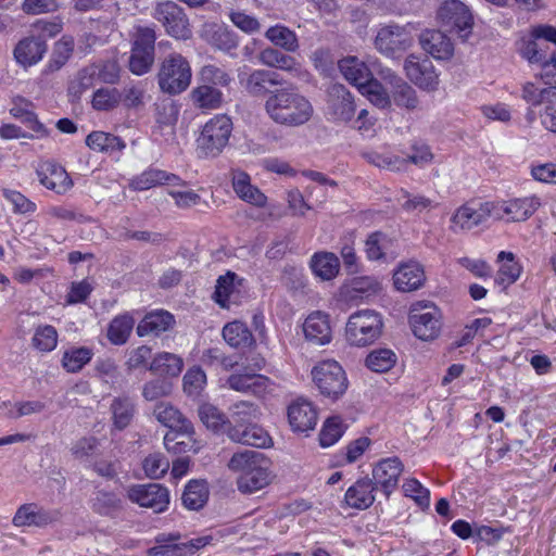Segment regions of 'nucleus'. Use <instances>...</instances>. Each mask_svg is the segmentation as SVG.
Returning <instances> with one entry per match:
<instances>
[{"label": "nucleus", "mask_w": 556, "mask_h": 556, "mask_svg": "<svg viewBox=\"0 0 556 556\" xmlns=\"http://www.w3.org/2000/svg\"><path fill=\"white\" fill-rule=\"evenodd\" d=\"M368 163L392 172H400L406 168L407 160L391 153L369 152L365 154Z\"/></svg>", "instance_id": "60"}, {"label": "nucleus", "mask_w": 556, "mask_h": 556, "mask_svg": "<svg viewBox=\"0 0 556 556\" xmlns=\"http://www.w3.org/2000/svg\"><path fill=\"white\" fill-rule=\"evenodd\" d=\"M110 410L113 426L117 430H124L134 419L136 405L130 396L124 394L113 399Z\"/></svg>", "instance_id": "37"}, {"label": "nucleus", "mask_w": 556, "mask_h": 556, "mask_svg": "<svg viewBox=\"0 0 556 556\" xmlns=\"http://www.w3.org/2000/svg\"><path fill=\"white\" fill-rule=\"evenodd\" d=\"M269 466H258L252 473L239 475L237 486L241 493H254L269 483Z\"/></svg>", "instance_id": "46"}, {"label": "nucleus", "mask_w": 556, "mask_h": 556, "mask_svg": "<svg viewBox=\"0 0 556 556\" xmlns=\"http://www.w3.org/2000/svg\"><path fill=\"white\" fill-rule=\"evenodd\" d=\"M265 37L276 47H280L288 52H294L299 48L295 33L283 25L269 27L265 33Z\"/></svg>", "instance_id": "51"}, {"label": "nucleus", "mask_w": 556, "mask_h": 556, "mask_svg": "<svg viewBox=\"0 0 556 556\" xmlns=\"http://www.w3.org/2000/svg\"><path fill=\"white\" fill-rule=\"evenodd\" d=\"M184 368L180 356L169 352L157 353L149 364L148 370L159 376L178 377Z\"/></svg>", "instance_id": "38"}, {"label": "nucleus", "mask_w": 556, "mask_h": 556, "mask_svg": "<svg viewBox=\"0 0 556 556\" xmlns=\"http://www.w3.org/2000/svg\"><path fill=\"white\" fill-rule=\"evenodd\" d=\"M232 187L241 200L258 207L265 206L266 195L257 187L251 185L250 176L247 173H236L232 177Z\"/></svg>", "instance_id": "33"}, {"label": "nucleus", "mask_w": 556, "mask_h": 556, "mask_svg": "<svg viewBox=\"0 0 556 556\" xmlns=\"http://www.w3.org/2000/svg\"><path fill=\"white\" fill-rule=\"evenodd\" d=\"M60 517L61 514L58 509H48L38 506L36 503H26L17 508L12 519V523L15 527L43 528L56 522Z\"/></svg>", "instance_id": "16"}, {"label": "nucleus", "mask_w": 556, "mask_h": 556, "mask_svg": "<svg viewBox=\"0 0 556 556\" xmlns=\"http://www.w3.org/2000/svg\"><path fill=\"white\" fill-rule=\"evenodd\" d=\"M264 377L260 375H231L227 383L230 389L239 392L257 393L263 388Z\"/></svg>", "instance_id": "59"}, {"label": "nucleus", "mask_w": 556, "mask_h": 556, "mask_svg": "<svg viewBox=\"0 0 556 556\" xmlns=\"http://www.w3.org/2000/svg\"><path fill=\"white\" fill-rule=\"evenodd\" d=\"M258 466H269V459L264 453L253 450L235 453L228 463L229 469L239 475L252 473Z\"/></svg>", "instance_id": "31"}, {"label": "nucleus", "mask_w": 556, "mask_h": 556, "mask_svg": "<svg viewBox=\"0 0 556 556\" xmlns=\"http://www.w3.org/2000/svg\"><path fill=\"white\" fill-rule=\"evenodd\" d=\"M521 97L531 106L556 103V86L539 89L533 83H526L522 86Z\"/></svg>", "instance_id": "53"}, {"label": "nucleus", "mask_w": 556, "mask_h": 556, "mask_svg": "<svg viewBox=\"0 0 556 556\" xmlns=\"http://www.w3.org/2000/svg\"><path fill=\"white\" fill-rule=\"evenodd\" d=\"M489 218H493V202L480 203L473 206L466 203L459 206L451 217V223L460 230H471L472 228L485 223Z\"/></svg>", "instance_id": "17"}, {"label": "nucleus", "mask_w": 556, "mask_h": 556, "mask_svg": "<svg viewBox=\"0 0 556 556\" xmlns=\"http://www.w3.org/2000/svg\"><path fill=\"white\" fill-rule=\"evenodd\" d=\"M265 111L276 124L298 127L306 124L313 115V105L291 84L283 85L265 101Z\"/></svg>", "instance_id": "1"}, {"label": "nucleus", "mask_w": 556, "mask_h": 556, "mask_svg": "<svg viewBox=\"0 0 556 556\" xmlns=\"http://www.w3.org/2000/svg\"><path fill=\"white\" fill-rule=\"evenodd\" d=\"M237 275L228 271L226 275L219 276L213 294L214 301L222 308H230L231 304H237V291L235 280Z\"/></svg>", "instance_id": "43"}, {"label": "nucleus", "mask_w": 556, "mask_h": 556, "mask_svg": "<svg viewBox=\"0 0 556 556\" xmlns=\"http://www.w3.org/2000/svg\"><path fill=\"white\" fill-rule=\"evenodd\" d=\"M206 386V374L200 366L190 367L182 378L184 392L190 397H198Z\"/></svg>", "instance_id": "55"}, {"label": "nucleus", "mask_w": 556, "mask_h": 556, "mask_svg": "<svg viewBox=\"0 0 556 556\" xmlns=\"http://www.w3.org/2000/svg\"><path fill=\"white\" fill-rule=\"evenodd\" d=\"M31 342L34 348L40 352H51L58 344V331L50 325L38 327Z\"/></svg>", "instance_id": "61"}, {"label": "nucleus", "mask_w": 556, "mask_h": 556, "mask_svg": "<svg viewBox=\"0 0 556 556\" xmlns=\"http://www.w3.org/2000/svg\"><path fill=\"white\" fill-rule=\"evenodd\" d=\"M396 355L390 349H377L366 357V366L376 372H387L396 364Z\"/></svg>", "instance_id": "54"}, {"label": "nucleus", "mask_w": 556, "mask_h": 556, "mask_svg": "<svg viewBox=\"0 0 556 556\" xmlns=\"http://www.w3.org/2000/svg\"><path fill=\"white\" fill-rule=\"evenodd\" d=\"M303 332L306 341L312 344H328L332 337L328 315L321 312L309 314L303 324Z\"/></svg>", "instance_id": "26"}, {"label": "nucleus", "mask_w": 556, "mask_h": 556, "mask_svg": "<svg viewBox=\"0 0 556 556\" xmlns=\"http://www.w3.org/2000/svg\"><path fill=\"white\" fill-rule=\"evenodd\" d=\"M410 45L412 39L405 27L395 24L381 27L375 38L376 49L390 58H395Z\"/></svg>", "instance_id": "13"}, {"label": "nucleus", "mask_w": 556, "mask_h": 556, "mask_svg": "<svg viewBox=\"0 0 556 556\" xmlns=\"http://www.w3.org/2000/svg\"><path fill=\"white\" fill-rule=\"evenodd\" d=\"M389 243L388 236L381 231L371 232L365 241V253L368 260L379 261L384 257Z\"/></svg>", "instance_id": "62"}, {"label": "nucleus", "mask_w": 556, "mask_h": 556, "mask_svg": "<svg viewBox=\"0 0 556 556\" xmlns=\"http://www.w3.org/2000/svg\"><path fill=\"white\" fill-rule=\"evenodd\" d=\"M232 131V122L226 114H218L205 123L197 146L200 156L216 157L228 144Z\"/></svg>", "instance_id": "4"}, {"label": "nucleus", "mask_w": 556, "mask_h": 556, "mask_svg": "<svg viewBox=\"0 0 556 556\" xmlns=\"http://www.w3.org/2000/svg\"><path fill=\"white\" fill-rule=\"evenodd\" d=\"M238 81L242 90L252 98H268L275 89L286 85L280 74L275 71L248 66L239 71Z\"/></svg>", "instance_id": "6"}, {"label": "nucleus", "mask_w": 556, "mask_h": 556, "mask_svg": "<svg viewBox=\"0 0 556 556\" xmlns=\"http://www.w3.org/2000/svg\"><path fill=\"white\" fill-rule=\"evenodd\" d=\"M438 17L442 24L457 31L470 29L472 26V15L468 7L459 0H446L438 11Z\"/></svg>", "instance_id": "18"}, {"label": "nucleus", "mask_w": 556, "mask_h": 556, "mask_svg": "<svg viewBox=\"0 0 556 556\" xmlns=\"http://www.w3.org/2000/svg\"><path fill=\"white\" fill-rule=\"evenodd\" d=\"M91 510L103 517L115 518L123 510V500L114 492L96 491L89 500Z\"/></svg>", "instance_id": "30"}, {"label": "nucleus", "mask_w": 556, "mask_h": 556, "mask_svg": "<svg viewBox=\"0 0 556 556\" xmlns=\"http://www.w3.org/2000/svg\"><path fill=\"white\" fill-rule=\"evenodd\" d=\"M541 206L538 197L517 198L507 201L493 202V218L507 222H525L529 219Z\"/></svg>", "instance_id": "12"}, {"label": "nucleus", "mask_w": 556, "mask_h": 556, "mask_svg": "<svg viewBox=\"0 0 556 556\" xmlns=\"http://www.w3.org/2000/svg\"><path fill=\"white\" fill-rule=\"evenodd\" d=\"M359 92L379 109H389L391 106L390 91H387L382 84L374 76L362 86Z\"/></svg>", "instance_id": "52"}, {"label": "nucleus", "mask_w": 556, "mask_h": 556, "mask_svg": "<svg viewBox=\"0 0 556 556\" xmlns=\"http://www.w3.org/2000/svg\"><path fill=\"white\" fill-rule=\"evenodd\" d=\"M350 288L354 298L368 299L380 292L381 285L375 277L363 276L353 278Z\"/></svg>", "instance_id": "57"}, {"label": "nucleus", "mask_w": 556, "mask_h": 556, "mask_svg": "<svg viewBox=\"0 0 556 556\" xmlns=\"http://www.w3.org/2000/svg\"><path fill=\"white\" fill-rule=\"evenodd\" d=\"M404 465L397 456L380 459L372 467V483L388 501L396 490Z\"/></svg>", "instance_id": "11"}, {"label": "nucleus", "mask_w": 556, "mask_h": 556, "mask_svg": "<svg viewBox=\"0 0 556 556\" xmlns=\"http://www.w3.org/2000/svg\"><path fill=\"white\" fill-rule=\"evenodd\" d=\"M74 51V40L71 37H62L54 43L50 60L46 66V73L61 70L71 59Z\"/></svg>", "instance_id": "47"}, {"label": "nucleus", "mask_w": 556, "mask_h": 556, "mask_svg": "<svg viewBox=\"0 0 556 556\" xmlns=\"http://www.w3.org/2000/svg\"><path fill=\"white\" fill-rule=\"evenodd\" d=\"M169 469V460L162 453H152L143 460V470L151 479L162 478Z\"/></svg>", "instance_id": "64"}, {"label": "nucleus", "mask_w": 556, "mask_h": 556, "mask_svg": "<svg viewBox=\"0 0 556 556\" xmlns=\"http://www.w3.org/2000/svg\"><path fill=\"white\" fill-rule=\"evenodd\" d=\"M288 419L294 432H307L317 425V410L309 401L299 399L289 405Z\"/></svg>", "instance_id": "22"}, {"label": "nucleus", "mask_w": 556, "mask_h": 556, "mask_svg": "<svg viewBox=\"0 0 556 556\" xmlns=\"http://www.w3.org/2000/svg\"><path fill=\"white\" fill-rule=\"evenodd\" d=\"M153 414L159 422L169 429L182 428L185 431L191 429V421L169 403L156 404Z\"/></svg>", "instance_id": "42"}, {"label": "nucleus", "mask_w": 556, "mask_h": 556, "mask_svg": "<svg viewBox=\"0 0 556 556\" xmlns=\"http://www.w3.org/2000/svg\"><path fill=\"white\" fill-rule=\"evenodd\" d=\"M157 84L163 93L176 96L191 84L192 71L189 61L180 53H169L162 60L157 71Z\"/></svg>", "instance_id": "2"}, {"label": "nucleus", "mask_w": 556, "mask_h": 556, "mask_svg": "<svg viewBox=\"0 0 556 556\" xmlns=\"http://www.w3.org/2000/svg\"><path fill=\"white\" fill-rule=\"evenodd\" d=\"M379 491L369 477L356 480L345 492L344 500L349 507L364 510L369 508L376 501V493Z\"/></svg>", "instance_id": "23"}, {"label": "nucleus", "mask_w": 556, "mask_h": 556, "mask_svg": "<svg viewBox=\"0 0 556 556\" xmlns=\"http://www.w3.org/2000/svg\"><path fill=\"white\" fill-rule=\"evenodd\" d=\"M227 437L236 443L251 445L254 447H267L271 442V438L267 431L255 422L250 426H245V428L242 429L228 428Z\"/></svg>", "instance_id": "28"}, {"label": "nucleus", "mask_w": 556, "mask_h": 556, "mask_svg": "<svg viewBox=\"0 0 556 556\" xmlns=\"http://www.w3.org/2000/svg\"><path fill=\"white\" fill-rule=\"evenodd\" d=\"M154 18L160 22L166 33L177 39H189L192 36L189 20L185 10L174 1H164L156 4Z\"/></svg>", "instance_id": "8"}, {"label": "nucleus", "mask_w": 556, "mask_h": 556, "mask_svg": "<svg viewBox=\"0 0 556 556\" xmlns=\"http://www.w3.org/2000/svg\"><path fill=\"white\" fill-rule=\"evenodd\" d=\"M260 417L258 406L254 403L241 401L230 407L228 428H245L254 424Z\"/></svg>", "instance_id": "39"}, {"label": "nucleus", "mask_w": 556, "mask_h": 556, "mask_svg": "<svg viewBox=\"0 0 556 556\" xmlns=\"http://www.w3.org/2000/svg\"><path fill=\"white\" fill-rule=\"evenodd\" d=\"M399 200H403L402 208L407 213L420 214L435 208L439 204L422 194H412L407 190H401Z\"/></svg>", "instance_id": "56"}, {"label": "nucleus", "mask_w": 556, "mask_h": 556, "mask_svg": "<svg viewBox=\"0 0 556 556\" xmlns=\"http://www.w3.org/2000/svg\"><path fill=\"white\" fill-rule=\"evenodd\" d=\"M353 96L344 85L333 84L328 89V114L334 122H350L355 115Z\"/></svg>", "instance_id": "15"}, {"label": "nucleus", "mask_w": 556, "mask_h": 556, "mask_svg": "<svg viewBox=\"0 0 556 556\" xmlns=\"http://www.w3.org/2000/svg\"><path fill=\"white\" fill-rule=\"evenodd\" d=\"M338 66L344 78L356 86L358 90L372 77L367 65L356 56L340 60Z\"/></svg>", "instance_id": "32"}, {"label": "nucleus", "mask_w": 556, "mask_h": 556, "mask_svg": "<svg viewBox=\"0 0 556 556\" xmlns=\"http://www.w3.org/2000/svg\"><path fill=\"white\" fill-rule=\"evenodd\" d=\"M176 324L175 316L165 309H155L147 313L144 317L139 321L136 328L138 337L147 336H160L174 328Z\"/></svg>", "instance_id": "24"}, {"label": "nucleus", "mask_w": 556, "mask_h": 556, "mask_svg": "<svg viewBox=\"0 0 556 556\" xmlns=\"http://www.w3.org/2000/svg\"><path fill=\"white\" fill-rule=\"evenodd\" d=\"M404 70L408 79L418 88L426 91H434L439 86V75L430 59H419L409 55L404 63Z\"/></svg>", "instance_id": "14"}, {"label": "nucleus", "mask_w": 556, "mask_h": 556, "mask_svg": "<svg viewBox=\"0 0 556 556\" xmlns=\"http://www.w3.org/2000/svg\"><path fill=\"white\" fill-rule=\"evenodd\" d=\"M193 104L202 110L219 109L224 102V93L211 85L203 84L190 93Z\"/></svg>", "instance_id": "40"}, {"label": "nucleus", "mask_w": 556, "mask_h": 556, "mask_svg": "<svg viewBox=\"0 0 556 556\" xmlns=\"http://www.w3.org/2000/svg\"><path fill=\"white\" fill-rule=\"evenodd\" d=\"M419 42L422 49L438 60H447L453 55L454 47L451 39L442 31L427 29L421 33Z\"/></svg>", "instance_id": "27"}, {"label": "nucleus", "mask_w": 556, "mask_h": 556, "mask_svg": "<svg viewBox=\"0 0 556 556\" xmlns=\"http://www.w3.org/2000/svg\"><path fill=\"white\" fill-rule=\"evenodd\" d=\"M179 533H161L155 538L156 545L147 551L149 556H186V547L177 543Z\"/></svg>", "instance_id": "44"}, {"label": "nucleus", "mask_w": 556, "mask_h": 556, "mask_svg": "<svg viewBox=\"0 0 556 556\" xmlns=\"http://www.w3.org/2000/svg\"><path fill=\"white\" fill-rule=\"evenodd\" d=\"M127 496L132 503L150 508L156 514L165 511L169 505L168 489L159 483L130 485Z\"/></svg>", "instance_id": "9"}, {"label": "nucleus", "mask_w": 556, "mask_h": 556, "mask_svg": "<svg viewBox=\"0 0 556 556\" xmlns=\"http://www.w3.org/2000/svg\"><path fill=\"white\" fill-rule=\"evenodd\" d=\"M210 490L205 480H190L181 495L182 505L189 510H200L207 503Z\"/></svg>", "instance_id": "34"}, {"label": "nucleus", "mask_w": 556, "mask_h": 556, "mask_svg": "<svg viewBox=\"0 0 556 556\" xmlns=\"http://www.w3.org/2000/svg\"><path fill=\"white\" fill-rule=\"evenodd\" d=\"M309 265L317 277L331 280L339 273L340 262L331 252H318L312 256Z\"/></svg>", "instance_id": "41"}, {"label": "nucleus", "mask_w": 556, "mask_h": 556, "mask_svg": "<svg viewBox=\"0 0 556 556\" xmlns=\"http://www.w3.org/2000/svg\"><path fill=\"white\" fill-rule=\"evenodd\" d=\"M122 99L116 88H99L92 96V108L97 111H111L115 109Z\"/></svg>", "instance_id": "58"}, {"label": "nucleus", "mask_w": 556, "mask_h": 556, "mask_svg": "<svg viewBox=\"0 0 556 556\" xmlns=\"http://www.w3.org/2000/svg\"><path fill=\"white\" fill-rule=\"evenodd\" d=\"M312 377L319 393L333 401L341 397L349 381L342 366L336 361H323L312 369Z\"/></svg>", "instance_id": "5"}, {"label": "nucleus", "mask_w": 556, "mask_h": 556, "mask_svg": "<svg viewBox=\"0 0 556 556\" xmlns=\"http://www.w3.org/2000/svg\"><path fill=\"white\" fill-rule=\"evenodd\" d=\"M48 50L43 36H28L21 39L14 48L15 61L23 67H29L40 62Z\"/></svg>", "instance_id": "21"}, {"label": "nucleus", "mask_w": 556, "mask_h": 556, "mask_svg": "<svg viewBox=\"0 0 556 556\" xmlns=\"http://www.w3.org/2000/svg\"><path fill=\"white\" fill-rule=\"evenodd\" d=\"M414 334L424 341L435 339L441 330V313L433 304L414 307L409 315Z\"/></svg>", "instance_id": "10"}, {"label": "nucleus", "mask_w": 556, "mask_h": 556, "mask_svg": "<svg viewBox=\"0 0 556 556\" xmlns=\"http://www.w3.org/2000/svg\"><path fill=\"white\" fill-rule=\"evenodd\" d=\"M135 326V318L130 313L115 316L109 324L106 338L113 345H124L130 338Z\"/></svg>", "instance_id": "35"}, {"label": "nucleus", "mask_w": 556, "mask_h": 556, "mask_svg": "<svg viewBox=\"0 0 556 556\" xmlns=\"http://www.w3.org/2000/svg\"><path fill=\"white\" fill-rule=\"evenodd\" d=\"M96 65L89 64L80 68L68 84V94L80 99L83 93L92 88L98 80Z\"/></svg>", "instance_id": "48"}, {"label": "nucleus", "mask_w": 556, "mask_h": 556, "mask_svg": "<svg viewBox=\"0 0 556 556\" xmlns=\"http://www.w3.org/2000/svg\"><path fill=\"white\" fill-rule=\"evenodd\" d=\"M155 30L151 27H138L128 60L129 71L142 76L149 73L155 59Z\"/></svg>", "instance_id": "7"}, {"label": "nucleus", "mask_w": 556, "mask_h": 556, "mask_svg": "<svg viewBox=\"0 0 556 556\" xmlns=\"http://www.w3.org/2000/svg\"><path fill=\"white\" fill-rule=\"evenodd\" d=\"M36 173L40 184L58 194H64L73 187V180L65 168L55 162L41 163Z\"/></svg>", "instance_id": "19"}, {"label": "nucleus", "mask_w": 556, "mask_h": 556, "mask_svg": "<svg viewBox=\"0 0 556 556\" xmlns=\"http://www.w3.org/2000/svg\"><path fill=\"white\" fill-rule=\"evenodd\" d=\"M198 415L207 429L216 433H227L229 418L218 407L211 403H203L199 406Z\"/></svg>", "instance_id": "45"}, {"label": "nucleus", "mask_w": 556, "mask_h": 556, "mask_svg": "<svg viewBox=\"0 0 556 556\" xmlns=\"http://www.w3.org/2000/svg\"><path fill=\"white\" fill-rule=\"evenodd\" d=\"M224 340L231 348L247 349L254 344L255 340L248 326L239 320L227 323L222 331Z\"/></svg>", "instance_id": "36"}, {"label": "nucleus", "mask_w": 556, "mask_h": 556, "mask_svg": "<svg viewBox=\"0 0 556 556\" xmlns=\"http://www.w3.org/2000/svg\"><path fill=\"white\" fill-rule=\"evenodd\" d=\"M426 280L424 268L416 262L401 264L393 274V283L401 292L419 289Z\"/></svg>", "instance_id": "25"}, {"label": "nucleus", "mask_w": 556, "mask_h": 556, "mask_svg": "<svg viewBox=\"0 0 556 556\" xmlns=\"http://www.w3.org/2000/svg\"><path fill=\"white\" fill-rule=\"evenodd\" d=\"M382 327V317L376 311H357L349 317L345 337L351 345L366 346L379 339Z\"/></svg>", "instance_id": "3"}, {"label": "nucleus", "mask_w": 556, "mask_h": 556, "mask_svg": "<svg viewBox=\"0 0 556 556\" xmlns=\"http://www.w3.org/2000/svg\"><path fill=\"white\" fill-rule=\"evenodd\" d=\"M86 144L99 152L122 151L125 142L117 136L104 131H92L86 138Z\"/></svg>", "instance_id": "50"}, {"label": "nucleus", "mask_w": 556, "mask_h": 556, "mask_svg": "<svg viewBox=\"0 0 556 556\" xmlns=\"http://www.w3.org/2000/svg\"><path fill=\"white\" fill-rule=\"evenodd\" d=\"M205 39L213 48L231 56L239 46L238 36L226 26L213 24L205 30Z\"/></svg>", "instance_id": "29"}, {"label": "nucleus", "mask_w": 556, "mask_h": 556, "mask_svg": "<svg viewBox=\"0 0 556 556\" xmlns=\"http://www.w3.org/2000/svg\"><path fill=\"white\" fill-rule=\"evenodd\" d=\"M383 79L390 85L391 104L394 103L409 111L417 109L419 99L416 90L408 83L391 70L383 72Z\"/></svg>", "instance_id": "20"}, {"label": "nucleus", "mask_w": 556, "mask_h": 556, "mask_svg": "<svg viewBox=\"0 0 556 556\" xmlns=\"http://www.w3.org/2000/svg\"><path fill=\"white\" fill-rule=\"evenodd\" d=\"M93 356L92 349L88 346H73L64 351L62 366L67 372H78Z\"/></svg>", "instance_id": "49"}, {"label": "nucleus", "mask_w": 556, "mask_h": 556, "mask_svg": "<svg viewBox=\"0 0 556 556\" xmlns=\"http://www.w3.org/2000/svg\"><path fill=\"white\" fill-rule=\"evenodd\" d=\"M344 427L340 417H330L326 420L320 433L319 442L323 447L334 444L343 434Z\"/></svg>", "instance_id": "63"}]
</instances>
